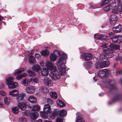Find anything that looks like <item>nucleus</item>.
Here are the masks:
<instances>
[{"instance_id": "nucleus-4", "label": "nucleus", "mask_w": 122, "mask_h": 122, "mask_svg": "<svg viewBox=\"0 0 122 122\" xmlns=\"http://www.w3.org/2000/svg\"><path fill=\"white\" fill-rule=\"evenodd\" d=\"M114 51V50L112 49L108 48L105 50L104 53H105L107 60L110 59L113 56Z\"/></svg>"}, {"instance_id": "nucleus-21", "label": "nucleus", "mask_w": 122, "mask_h": 122, "mask_svg": "<svg viewBox=\"0 0 122 122\" xmlns=\"http://www.w3.org/2000/svg\"><path fill=\"white\" fill-rule=\"evenodd\" d=\"M10 94L13 97H16L18 94V92L17 90H13V91H10L9 92Z\"/></svg>"}, {"instance_id": "nucleus-61", "label": "nucleus", "mask_w": 122, "mask_h": 122, "mask_svg": "<svg viewBox=\"0 0 122 122\" xmlns=\"http://www.w3.org/2000/svg\"><path fill=\"white\" fill-rule=\"evenodd\" d=\"M40 64L41 66L42 67H43L44 66V62L43 61H42L40 63Z\"/></svg>"}, {"instance_id": "nucleus-14", "label": "nucleus", "mask_w": 122, "mask_h": 122, "mask_svg": "<svg viewBox=\"0 0 122 122\" xmlns=\"http://www.w3.org/2000/svg\"><path fill=\"white\" fill-rule=\"evenodd\" d=\"M30 117L31 119L36 120L38 117L39 114L37 112L31 113L30 114Z\"/></svg>"}, {"instance_id": "nucleus-34", "label": "nucleus", "mask_w": 122, "mask_h": 122, "mask_svg": "<svg viewBox=\"0 0 122 122\" xmlns=\"http://www.w3.org/2000/svg\"><path fill=\"white\" fill-rule=\"evenodd\" d=\"M48 113H46V112H45L44 111V112L41 111L40 112V115L42 117L46 118L47 117V114Z\"/></svg>"}, {"instance_id": "nucleus-43", "label": "nucleus", "mask_w": 122, "mask_h": 122, "mask_svg": "<svg viewBox=\"0 0 122 122\" xmlns=\"http://www.w3.org/2000/svg\"><path fill=\"white\" fill-rule=\"evenodd\" d=\"M122 42V36H117V43H119Z\"/></svg>"}, {"instance_id": "nucleus-40", "label": "nucleus", "mask_w": 122, "mask_h": 122, "mask_svg": "<svg viewBox=\"0 0 122 122\" xmlns=\"http://www.w3.org/2000/svg\"><path fill=\"white\" fill-rule=\"evenodd\" d=\"M106 58H106V56L105 53H104L100 55V57H99V59L100 60H107Z\"/></svg>"}, {"instance_id": "nucleus-57", "label": "nucleus", "mask_w": 122, "mask_h": 122, "mask_svg": "<svg viewBox=\"0 0 122 122\" xmlns=\"http://www.w3.org/2000/svg\"><path fill=\"white\" fill-rule=\"evenodd\" d=\"M22 78V77L21 76V75H19L17 76L16 78L18 80H19V79H21Z\"/></svg>"}, {"instance_id": "nucleus-55", "label": "nucleus", "mask_w": 122, "mask_h": 122, "mask_svg": "<svg viewBox=\"0 0 122 122\" xmlns=\"http://www.w3.org/2000/svg\"><path fill=\"white\" fill-rule=\"evenodd\" d=\"M122 74V71L120 70L116 72V75L117 76Z\"/></svg>"}, {"instance_id": "nucleus-37", "label": "nucleus", "mask_w": 122, "mask_h": 122, "mask_svg": "<svg viewBox=\"0 0 122 122\" xmlns=\"http://www.w3.org/2000/svg\"><path fill=\"white\" fill-rule=\"evenodd\" d=\"M40 108V106L38 105H33L32 110L33 111H38Z\"/></svg>"}, {"instance_id": "nucleus-59", "label": "nucleus", "mask_w": 122, "mask_h": 122, "mask_svg": "<svg viewBox=\"0 0 122 122\" xmlns=\"http://www.w3.org/2000/svg\"><path fill=\"white\" fill-rule=\"evenodd\" d=\"M21 75L22 77V78L23 77H25L27 76V74L26 73H24L21 74Z\"/></svg>"}, {"instance_id": "nucleus-10", "label": "nucleus", "mask_w": 122, "mask_h": 122, "mask_svg": "<svg viewBox=\"0 0 122 122\" xmlns=\"http://www.w3.org/2000/svg\"><path fill=\"white\" fill-rule=\"evenodd\" d=\"M76 122H84V120L82 117L81 115L79 113L76 114Z\"/></svg>"}, {"instance_id": "nucleus-47", "label": "nucleus", "mask_w": 122, "mask_h": 122, "mask_svg": "<svg viewBox=\"0 0 122 122\" xmlns=\"http://www.w3.org/2000/svg\"><path fill=\"white\" fill-rule=\"evenodd\" d=\"M30 80V81L32 82H35L36 83H38L39 82V80L36 78H31Z\"/></svg>"}, {"instance_id": "nucleus-56", "label": "nucleus", "mask_w": 122, "mask_h": 122, "mask_svg": "<svg viewBox=\"0 0 122 122\" xmlns=\"http://www.w3.org/2000/svg\"><path fill=\"white\" fill-rule=\"evenodd\" d=\"M35 57L37 59L40 58L41 57V55L39 54H35Z\"/></svg>"}, {"instance_id": "nucleus-5", "label": "nucleus", "mask_w": 122, "mask_h": 122, "mask_svg": "<svg viewBox=\"0 0 122 122\" xmlns=\"http://www.w3.org/2000/svg\"><path fill=\"white\" fill-rule=\"evenodd\" d=\"M93 57V55L91 53H84L82 54L81 57L85 61H87L91 60Z\"/></svg>"}, {"instance_id": "nucleus-27", "label": "nucleus", "mask_w": 122, "mask_h": 122, "mask_svg": "<svg viewBox=\"0 0 122 122\" xmlns=\"http://www.w3.org/2000/svg\"><path fill=\"white\" fill-rule=\"evenodd\" d=\"M109 46L112 48L114 49L115 50L118 49H119V45L114 44L112 43L110 44Z\"/></svg>"}, {"instance_id": "nucleus-52", "label": "nucleus", "mask_w": 122, "mask_h": 122, "mask_svg": "<svg viewBox=\"0 0 122 122\" xmlns=\"http://www.w3.org/2000/svg\"><path fill=\"white\" fill-rule=\"evenodd\" d=\"M56 122H63L62 118L61 117H58L56 119Z\"/></svg>"}, {"instance_id": "nucleus-19", "label": "nucleus", "mask_w": 122, "mask_h": 122, "mask_svg": "<svg viewBox=\"0 0 122 122\" xmlns=\"http://www.w3.org/2000/svg\"><path fill=\"white\" fill-rule=\"evenodd\" d=\"M17 106L21 110H24L26 109L25 105L24 103L19 102L18 103Z\"/></svg>"}, {"instance_id": "nucleus-7", "label": "nucleus", "mask_w": 122, "mask_h": 122, "mask_svg": "<svg viewBox=\"0 0 122 122\" xmlns=\"http://www.w3.org/2000/svg\"><path fill=\"white\" fill-rule=\"evenodd\" d=\"M35 89L34 86H32L29 85L26 87V91L28 93L32 94L35 92Z\"/></svg>"}, {"instance_id": "nucleus-64", "label": "nucleus", "mask_w": 122, "mask_h": 122, "mask_svg": "<svg viewBox=\"0 0 122 122\" xmlns=\"http://www.w3.org/2000/svg\"><path fill=\"white\" fill-rule=\"evenodd\" d=\"M43 122H52L50 121H49L47 120H45Z\"/></svg>"}, {"instance_id": "nucleus-51", "label": "nucleus", "mask_w": 122, "mask_h": 122, "mask_svg": "<svg viewBox=\"0 0 122 122\" xmlns=\"http://www.w3.org/2000/svg\"><path fill=\"white\" fill-rule=\"evenodd\" d=\"M110 9H111V7H110L109 5H107L104 7L103 9L105 11H107L109 10Z\"/></svg>"}, {"instance_id": "nucleus-50", "label": "nucleus", "mask_w": 122, "mask_h": 122, "mask_svg": "<svg viewBox=\"0 0 122 122\" xmlns=\"http://www.w3.org/2000/svg\"><path fill=\"white\" fill-rule=\"evenodd\" d=\"M47 102L48 104H50L51 105L52 104L54 103L53 101L50 98H48L47 99Z\"/></svg>"}, {"instance_id": "nucleus-38", "label": "nucleus", "mask_w": 122, "mask_h": 122, "mask_svg": "<svg viewBox=\"0 0 122 122\" xmlns=\"http://www.w3.org/2000/svg\"><path fill=\"white\" fill-rule=\"evenodd\" d=\"M59 110H55L53 111V113L52 114V116L54 117H55L57 115H59Z\"/></svg>"}, {"instance_id": "nucleus-18", "label": "nucleus", "mask_w": 122, "mask_h": 122, "mask_svg": "<svg viewBox=\"0 0 122 122\" xmlns=\"http://www.w3.org/2000/svg\"><path fill=\"white\" fill-rule=\"evenodd\" d=\"M30 82V81L28 79H23L21 81V84L24 86H27L29 84Z\"/></svg>"}, {"instance_id": "nucleus-39", "label": "nucleus", "mask_w": 122, "mask_h": 122, "mask_svg": "<svg viewBox=\"0 0 122 122\" xmlns=\"http://www.w3.org/2000/svg\"><path fill=\"white\" fill-rule=\"evenodd\" d=\"M117 19V18H116L110 19V22L111 24L114 25L116 22Z\"/></svg>"}, {"instance_id": "nucleus-15", "label": "nucleus", "mask_w": 122, "mask_h": 122, "mask_svg": "<svg viewBox=\"0 0 122 122\" xmlns=\"http://www.w3.org/2000/svg\"><path fill=\"white\" fill-rule=\"evenodd\" d=\"M41 73L42 75L44 76H47L48 75V70L46 68H43L41 70Z\"/></svg>"}, {"instance_id": "nucleus-53", "label": "nucleus", "mask_w": 122, "mask_h": 122, "mask_svg": "<svg viewBox=\"0 0 122 122\" xmlns=\"http://www.w3.org/2000/svg\"><path fill=\"white\" fill-rule=\"evenodd\" d=\"M25 120V118L24 117H22L19 118V122H24Z\"/></svg>"}, {"instance_id": "nucleus-26", "label": "nucleus", "mask_w": 122, "mask_h": 122, "mask_svg": "<svg viewBox=\"0 0 122 122\" xmlns=\"http://www.w3.org/2000/svg\"><path fill=\"white\" fill-rule=\"evenodd\" d=\"M110 63L109 61L102 62V68L107 67L108 66L110 65Z\"/></svg>"}, {"instance_id": "nucleus-25", "label": "nucleus", "mask_w": 122, "mask_h": 122, "mask_svg": "<svg viewBox=\"0 0 122 122\" xmlns=\"http://www.w3.org/2000/svg\"><path fill=\"white\" fill-rule=\"evenodd\" d=\"M110 4L108 5H109L111 8V9L113 7H116V1L115 0H112L110 1Z\"/></svg>"}, {"instance_id": "nucleus-1", "label": "nucleus", "mask_w": 122, "mask_h": 122, "mask_svg": "<svg viewBox=\"0 0 122 122\" xmlns=\"http://www.w3.org/2000/svg\"><path fill=\"white\" fill-rule=\"evenodd\" d=\"M57 53L59 55L61 56V57L59 58L58 61L56 63L57 65L58 66V74L51 72L49 74V76L53 80L56 81L60 78L61 76L63 75L66 72V67L64 63V60L67 58V55L62 52L60 51H57Z\"/></svg>"}, {"instance_id": "nucleus-62", "label": "nucleus", "mask_w": 122, "mask_h": 122, "mask_svg": "<svg viewBox=\"0 0 122 122\" xmlns=\"http://www.w3.org/2000/svg\"><path fill=\"white\" fill-rule=\"evenodd\" d=\"M117 18L118 19L117 17H116V15H111L110 19H111L112 18Z\"/></svg>"}, {"instance_id": "nucleus-9", "label": "nucleus", "mask_w": 122, "mask_h": 122, "mask_svg": "<svg viewBox=\"0 0 122 122\" xmlns=\"http://www.w3.org/2000/svg\"><path fill=\"white\" fill-rule=\"evenodd\" d=\"M43 111L46 113H51V110L50 106L49 104L45 105L43 107Z\"/></svg>"}, {"instance_id": "nucleus-23", "label": "nucleus", "mask_w": 122, "mask_h": 122, "mask_svg": "<svg viewBox=\"0 0 122 122\" xmlns=\"http://www.w3.org/2000/svg\"><path fill=\"white\" fill-rule=\"evenodd\" d=\"M118 6H119L120 9L119 11L120 14H122V3L120 0H116Z\"/></svg>"}, {"instance_id": "nucleus-41", "label": "nucleus", "mask_w": 122, "mask_h": 122, "mask_svg": "<svg viewBox=\"0 0 122 122\" xmlns=\"http://www.w3.org/2000/svg\"><path fill=\"white\" fill-rule=\"evenodd\" d=\"M29 62L30 64L34 63L35 62L34 58L32 56H30L29 58Z\"/></svg>"}, {"instance_id": "nucleus-24", "label": "nucleus", "mask_w": 122, "mask_h": 122, "mask_svg": "<svg viewBox=\"0 0 122 122\" xmlns=\"http://www.w3.org/2000/svg\"><path fill=\"white\" fill-rule=\"evenodd\" d=\"M119 6L118 5L116 7H114L112 9V12L114 13L117 14L118 12H120L119 11L120 9Z\"/></svg>"}, {"instance_id": "nucleus-20", "label": "nucleus", "mask_w": 122, "mask_h": 122, "mask_svg": "<svg viewBox=\"0 0 122 122\" xmlns=\"http://www.w3.org/2000/svg\"><path fill=\"white\" fill-rule=\"evenodd\" d=\"M59 116L61 117H63L67 114V112L66 110L63 109L61 110H59Z\"/></svg>"}, {"instance_id": "nucleus-48", "label": "nucleus", "mask_w": 122, "mask_h": 122, "mask_svg": "<svg viewBox=\"0 0 122 122\" xmlns=\"http://www.w3.org/2000/svg\"><path fill=\"white\" fill-rule=\"evenodd\" d=\"M30 112L29 110H26L25 112H22V115L24 116H29L30 114Z\"/></svg>"}, {"instance_id": "nucleus-46", "label": "nucleus", "mask_w": 122, "mask_h": 122, "mask_svg": "<svg viewBox=\"0 0 122 122\" xmlns=\"http://www.w3.org/2000/svg\"><path fill=\"white\" fill-rule=\"evenodd\" d=\"M18 108L17 107H14L12 109L13 112L15 114L17 113L18 112Z\"/></svg>"}, {"instance_id": "nucleus-35", "label": "nucleus", "mask_w": 122, "mask_h": 122, "mask_svg": "<svg viewBox=\"0 0 122 122\" xmlns=\"http://www.w3.org/2000/svg\"><path fill=\"white\" fill-rule=\"evenodd\" d=\"M106 87L109 88L110 90L113 89L115 87L114 85H111L110 82L108 83L107 86Z\"/></svg>"}, {"instance_id": "nucleus-16", "label": "nucleus", "mask_w": 122, "mask_h": 122, "mask_svg": "<svg viewBox=\"0 0 122 122\" xmlns=\"http://www.w3.org/2000/svg\"><path fill=\"white\" fill-rule=\"evenodd\" d=\"M41 67L39 65H36L33 66L32 67V70L36 72H38L40 70Z\"/></svg>"}, {"instance_id": "nucleus-17", "label": "nucleus", "mask_w": 122, "mask_h": 122, "mask_svg": "<svg viewBox=\"0 0 122 122\" xmlns=\"http://www.w3.org/2000/svg\"><path fill=\"white\" fill-rule=\"evenodd\" d=\"M92 63L90 61L87 62H85L83 64L84 66L87 68H90L91 66L92 65Z\"/></svg>"}, {"instance_id": "nucleus-45", "label": "nucleus", "mask_w": 122, "mask_h": 122, "mask_svg": "<svg viewBox=\"0 0 122 122\" xmlns=\"http://www.w3.org/2000/svg\"><path fill=\"white\" fill-rule=\"evenodd\" d=\"M24 70V68H22L19 69L15 73V75H17L20 74Z\"/></svg>"}, {"instance_id": "nucleus-2", "label": "nucleus", "mask_w": 122, "mask_h": 122, "mask_svg": "<svg viewBox=\"0 0 122 122\" xmlns=\"http://www.w3.org/2000/svg\"><path fill=\"white\" fill-rule=\"evenodd\" d=\"M110 71L107 69H104L101 70L98 72V76L103 79V81L105 83L107 82L108 79L107 76L110 73Z\"/></svg>"}, {"instance_id": "nucleus-28", "label": "nucleus", "mask_w": 122, "mask_h": 122, "mask_svg": "<svg viewBox=\"0 0 122 122\" xmlns=\"http://www.w3.org/2000/svg\"><path fill=\"white\" fill-rule=\"evenodd\" d=\"M106 36L105 35L101 34L98 36V39L100 40H105Z\"/></svg>"}, {"instance_id": "nucleus-49", "label": "nucleus", "mask_w": 122, "mask_h": 122, "mask_svg": "<svg viewBox=\"0 0 122 122\" xmlns=\"http://www.w3.org/2000/svg\"><path fill=\"white\" fill-rule=\"evenodd\" d=\"M112 38V39L113 42H114L115 43H117V36H114L111 37Z\"/></svg>"}, {"instance_id": "nucleus-44", "label": "nucleus", "mask_w": 122, "mask_h": 122, "mask_svg": "<svg viewBox=\"0 0 122 122\" xmlns=\"http://www.w3.org/2000/svg\"><path fill=\"white\" fill-rule=\"evenodd\" d=\"M40 90L44 92L47 93L48 92V89L46 87L43 86H41L40 87Z\"/></svg>"}, {"instance_id": "nucleus-63", "label": "nucleus", "mask_w": 122, "mask_h": 122, "mask_svg": "<svg viewBox=\"0 0 122 122\" xmlns=\"http://www.w3.org/2000/svg\"><path fill=\"white\" fill-rule=\"evenodd\" d=\"M119 60L121 63L122 64V57L120 56V57H119Z\"/></svg>"}, {"instance_id": "nucleus-31", "label": "nucleus", "mask_w": 122, "mask_h": 122, "mask_svg": "<svg viewBox=\"0 0 122 122\" xmlns=\"http://www.w3.org/2000/svg\"><path fill=\"white\" fill-rule=\"evenodd\" d=\"M50 96L51 97L54 99H56L57 97L56 93L54 92H51L50 93Z\"/></svg>"}, {"instance_id": "nucleus-13", "label": "nucleus", "mask_w": 122, "mask_h": 122, "mask_svg": "<svg viewBox=\"0 0 122 122\" xmlns=\"http://www.w3.org/2000/svg\"><path fill=\"white\" fill-rule=\"evenodd\" d=\"M112 30L114 32L116 33L121 32L122 30L121 25L120 24H119L117 26L113 28Z\"/></svg>"}, {"instance_id": "nucleus-58", "label": "nucleus", "mask_w": 122, "mask_h": 122, "mask_svg": "<svg viewBox=\"0 0 122 122\" xmlns=\"http://www.w3.org/2000/svg\"><path fill=\"white\" fill-rule=\"evenodd\" d=\"M4 87V84L1 83L0 85V89H3Z\"/></svg>"}, {"instance_id": "nucleus-3", "label": "nucleus", "mask_w": 122, "mask_h": 122, "mask_svg": "<svg viewBox=\"0 0 122 122\" xmlns=\"http://www.w3.org/2000/svg\"><path fill=\"white\" fill-rule=\"evenodd\" d=\"M13 79L14 78L13 77L9 76L6 79V84L8 85L9 88H14L18 86V83L14 82Z\"/></svg>"}, {"instance_id": "nucleus-12", "label": "nucleus", "mask_w": 122, "mask_h": 122, "mask_svg": "<svg viewBox=\"0 0 122 122\" xmlns=\"http://www.w3.org/2000/svg\"><path fill=\"white\" fill-rule=\"evenodd\" d=\"M28 100L30 103L35 104L36 103L37 100L36 98L33 96H30L28 98Z\"/></svg>"}, {"instance_id": "nucleus-11", "label": "nucleus", "mask_w": 122, "mask_h": 122, "mask_svg": "<svg viewBox=\"0 0 122 122\" xmlns=\"http://www.w3.org/2000/svg\"><path fill=\"white\" fill-rule=\"evenodd\" d=\"M25 96V94L24 93L18 94L16 98L17 102H21L23 100Z\"/></svg>"}, {"instance_id": "nucleus-6", "label": "nucleus", "mask_w": 122, "mask_h": 122, "mask_svg": "<svg viewBox=\"0 0 122 122\" xmlns=\"http://www.w3.org/2000/svg\"><path fill=\"white\" fill-rule=\"evenodd\" d=\"M46 66L52 72H55L57 70L56 67L53 66L51 62H47L46 64Z\"/></svg>"}, {"instance_id": "nucleus-36", "label": "nucleus", "mask_w": 122, "mask_h": 122, "mask_svg": "<svg viewBox=\"0 0 122 122\" xmlns=\"http://www.w3.org/2000/svg\"><path fill=\"white\" fill-rule=\"evenodd\" d=\"M27 71L29 76L31 77L34 76L36 74L35 73L31 70L29 69Z\"/></svg>"}, {"instance_id": "nucleus-54", "label": "nucleus", "mask_w": 122, "mask_h": 122, "mask_svg": "<svg viewBox=\"0 0 122 122\" xmlns=\"http://www.w3.org/2000/svg\"><path fill=\"white\" fill-rule=\"evenodd\" d=\"M0 95L3 96H5L6 95V93L3 91L0 92Z\"/></svg>"}, {"instance_id": "nucleus-8", "label": "nucleus", "mask_w": 122, "mask_h": 122, "mask_svg": "<svg viewBox=\"0 0 122 122\" xmlns=\"http://www.w3.org/2000/svg\"><path fill=\"white\" fill-rule=\"evenodd\" d=\"M44 83L46 85L51 86L53 84L52 81L47 77H45L44 80Z\"/></svg>"}, {"instance_id": "nucleus-22", "label": "nucleus", "mask_w": 122, "mask_h": 122, "mask_svg": "<svg viewBox=\"0 0 122 122\" xmlns=\"http://www.w3.org/2000/svg\"><path fill=\"white\" fill-rule=\"evenodd\" d=\"M57 105L61 107H62L66 105L65 103L64 102L59 99L57 100Z\"/></svg>"}, {"instance_id": "nucleus-32", "label": "nucleus", "mask_w": 122, "mask_h": 122, "mask_svg": "<svg viewBox=\"0 0 122 122\" xmlns=\"http://www.w3.org/2000/svg\"><path fill=\"white\" fill-rule=\"evenodd\" d=\"M5 103L7 105H9L10 102V100L9 97H6L4 99Z\"/></svg>"}, {"instance_id": "nucleus-30", "label": "nucleus", "mask_w": 122, "mask_h": 122, "mask_svg": "<svg viewBox=\"0 0 122 122\" xmlns=\"http://www.w3.org/2000/svg\"><path fill=\"white\" fill-rule=\"evenodd\" d=\"M57 58V56L54 54H51L50 56V58L51 61H55Z\"/></svg>"}, {"instance_id": "nucleus-42", "label": "nucleus", "mask_w": 122, "mask_h": 122, "mask_svg": "<svg viewBox=\"0 0 122 122\" xmlns=\"http://www.w3.org/2000/svg\"><path fill=\"white\" fill-rule=\"evenodd\" d=\"M120 95H117L115 96V97L113 99V102L118 101L120 98Z\"/></svg>"}, {"instance_id": "nucleus-33", "label": "nucleus", "mask_w": 122, "mask_h": 122, "mask_svg": "<svg viewBox=\"0 0 122 122\" xmlns=\"http://www.w3.org/2000/svg\"><path fill=\"white\" fill-rule=\"evenodd\" d=\"M95 67L97 69L102 68V62H97L95 64Z\"/></svg>"}, {"instance_id": "nucleus-29", "label": "nucleus", "mask_w": 122, "mask_h": 122, "mask_svg": "<svg viewBox=\"0 0 122 122\" xmlns=\"http://www.w3.org/2000/svg\"><path fill=\"white\" fill-rule=\"evenodd\" d=\"M41 54L44 56H48L49 54V52L46 50H44L41 51Z\"/></svg>"}, {"instance_id": "nucleus-60", "label": "nucleus", "mask_w": 122, "mask_h": 122, "mask_svg": "<svg viewBox=\"0 0 122 122\" xmlns=\"http://www.w3.org/2000/svg\"><path fill=\"white\" fill-rule=\"evenodd\" d=\"M24 103L25 104V107L26 108V106H29L30 104H29V102H25V103Z\"/></svg>"}]
</instances>
